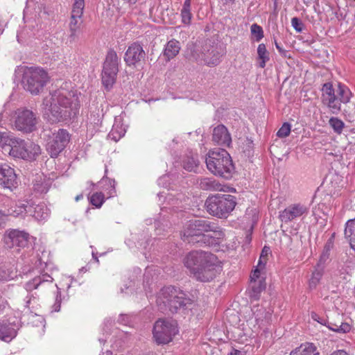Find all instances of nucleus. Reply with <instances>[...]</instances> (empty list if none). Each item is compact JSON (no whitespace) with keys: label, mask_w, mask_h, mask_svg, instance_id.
<instances>
[{"label":"nucleus","mask_w":355,"mask_h":355,"mask_svg":"<svg viewBox=\"0 0 355 355\" xmlns=\"http://www.w3.org/2000/svg\"><path fill=\"white\" fill-rule=\"evenodd\" d=\"M43 105L44 116L51 123L69 122L77 117L80 101L76 91L61 87L44 99Z\"/></svg>","instance_id":"1"},{"label":"nucleus","mask_w":355,"mask_h":355,"mask_svg":"<svg viewBox=\"0 0 355 355\" xmlns=\"http://www.w3.org/2000/svg\"><path fill=\"white\" fill-rule=\"evenodd\" d=\"M184 266L197 281L209 282L222 270V266L217 257L202 250H193L184 258Z\"/></svg>","instance_id":"2"},{"label":"nucleus","mask_w":355,"mask_h":355,"mask_svg":"<svg viewBox=\"0 0 355 355\" xmlns=\"http://www.w3.org/2000/svg\"><path fill=\"white\" fill-rule=\"evenodd\" d=\"M157 305L164 313H174L182 307L191 304V300L182 290L174 286L162 288L157 295Z\"/></svg>","instance_id":"3"},{"label":"nucleus","mask_w":355,"mask_h":355,"mask_svg":"<svg viewBox=\"0 0 355 355\" xmlns=\"http://www.w3.org/2000/svg\"><path fill=\"white\" fill-rule=\"evenodd\" d=\"M189 59L197 62H203L208 67H215L220 64L223 55L221 47L210 40L202 45L191 44L187 50Z\"/></svg>","instance_id":"4"},{"label":"nucleus","mask_w":355,"mask_h":355,"mask_svg":"<svg viewBox=\"0 0 355 355\" xmlns=\"http://www.w3.org/2000/svg\"><path fill=\"white\" fill-rule=\"evenodd\" d=\"M205 162L209 171L225 178L230 177L234 168L230 154L223 148L210 151Z\"/></svg>","instance_id":"5"},{"label":"nucleus","mask_w":355,"mask_h":355,"mask_svg":"<svg viewBox=\"0 0 355 355\" xmlns=\"http://www.w3.org/2000/svg\"><path fill=\"white\" fill-rule=\"evenodd\" d=\"M205 205L209 214L226 218L236 205V197L230 194L211 195L207 198Z\"/></svg>","instance_id":"6"},{"label":"nucleus","mask_w":355,"mask_h":355,"mask_svg":"<svg viewBox=\"0 0 355 355\" xmlns=\"http://www.w3.org/2000/svg\"><path fill=\"white\" fill-rule=\"evenodd\" d=\"M49 80L47 72L40 67H30L24 72L22 83L26 90L32 94H39Z\"/></svg>","instance_id":"7"},{"label":"nucleus","mask_w":355,"mask_h":355,"mask_svg":"<svg viewBox=\"0 0 355 355\" xmlns=\"http://www.w3.org/2000/svg\"><path fill=\"white\" fill-rule=\"evenodd\" d=\"M120 60V58L114 50L110 49L107 51L101 73L102 83L107 90L112 87L116 81Z\"/></svg>","instance_id":"8"},{"label":"nucleus","mask_w":355,"mask_h":355,"mask_svg":"<svg viewBox=\"0 0 355 355\" xmlns=\"http://www.w3.org/2000/svg\"><path fill=\"white\" fill-rule=\"evenodd\" d=\"M178 332L175 321L162 319L155 322L153 331V338L158 344L169 343Z\"/></svg>","instance_id":"9"},{"label":"nucleus","mask_w":355,"mask_h":355,"mask_svg":"<svg viewBox=\"0 0 355 355\" xmlns=\"http://www.w3.org/2000/svg\"><path fill=\"white\" fill-rule=\"evenodd\" d=\"M41 153L40 146L32 141L26 142L17 139V143L10 149V155L23 159H35Z\"/></svg>","instance_id":"10"},{"label":"nucleus","mask_w":355,"mask_h":355,"mask_svg":"<svg viewBox=\"0 0 355 355\" xmlns=\"http://www.w3.org/2000/svg\"><path fill=\"white\" fill-rule=\"evenodd\" d=\"M46 150L51 157H57L67 146L70 140L67 130L59 129L57 132L47 135Z\"/></svg>","instance_id":"11"},{"label":"nucleus","mask_w":355,"mask_h":355,"mask_svg":"<svg viewBox=\"0 0 355 355\" xmlns=\"http://www.w3.org/2000/svg\"><path fill=\"white\" fill-rule=\"evenodd\" d=\"M14 121L15 128L25 133H30L37 128L38 118L36 114L28 109H19Z\"/></svg>","instance_id":"12"},{"label":"nucleus","mask_w":355,"mask_h":355,"mask_svg":"<svg viewBox=\"0 0 355 355\" xmlns=\"http://www.w3.org/2000/svg\"><path fill=\"white\" fill-rule=\"evenodd\" d=\"M309 208L301 203L288 205L283 211H279V218L283 223H288L309 214Z\"/></svg>","instance_id":"13"},{"label":"nucleus","mask_w":355,"mask_h":355,"mask_svg":"<svg viewBox=\"0 0 355 355\" xmlns=\"http://www.w3.org/2000/svg\"><path fill=\"white\" fill-rule=\"evenodd\" d=\"M182 239L188 243L209 245V235H202L199 228L195 227L194 220H190L182 235Z\"/></svg>","instance_id":"14"},{"label":"nucleus","mask_w":355,"mask_h":355,"mask_svg":"<svg viewBox=\"0 0 355 355\" xmlns=\"http://www.w3.org/2000/svg\"><path fill=\"white\" fill-rule=\"evenodd\" d=\"M29 239L28 234L12 230L4 236V244L8 248H16V251H19L21 248H24L28 245Z\"/></svg>","instance_id":"15"},{"label":"nucleus","mask_w":355,"mask_h":355,"mask_svg":"<svg viewBox=\"0 0 355 355\" xmlns=\"http://www.w3.org/2000/svg\"><path fill=\"white\" fill-rule=\"evenodd\" d=\"M322 101L331 110L333 114H338L340 110V103L336 95V89L331 83H326L322 86Z\"/></svg>","instance_id":"16"},{"label":"nucleus","mask_w":355,"mask_h":355,"mask_svg":"<svg viewBox=\"0 0 355 355\" xmlns=\"http://www.w3.org/2000/svg\"><path fill=\"white\" fill-rule=\"evenodd\" d=\"M28 202H15L10 198H6L3 201V209L1 210L3 216H12L14 217L24 216L26 215Z\"/></svg>","instance_id":"17"},{"label":"nucleus","mask_w":355,"mask_h":355,"mask_svg":"<svg viewBox=\"0 0 355 355\" xmlns=\"http://www.w3.org/2000/svg\"><path fill=\"white\" fill-rule=\"evenodd\" d=\"M146 56L143 47L138 43L134 42L130 45L125 53L124 61L128 66H135L144 59Z\"/></svg>","instance_id":"18"},{"label":"nucleus","mask_w":355,"mask_h":355,"mask_svg":"<svg viewBox=\"0 0 355 355\" xmlns=\"http://www.w3.org/2000/svg\"><path fill=\"white\" fill-rule=\"evenodd\" d=\"M0 184L8 189L15 187L17 184V175L7 164H0Z\"/></svg>","instance_id":"19"},{"label":"nucleus","mask_w":355,"mask_h":355,"mask_svg":"<svg viewBox=\"0 0 355 355\" xmlns=\"http://www.w3.org/2000/svg\"><path fill=\"white\" fill-rule=\"evenodd\" d=\"M212 140L218 145L225 147H229L232 143L231 135L223 125H218L214 128Z\"/></svg>","instance_id":"20"},{"label":"nucleus","mask_w":355,"mask_h":355,"mask_svg":"<svg viewBox=\"0 0 355 355\" xmlns=\"http://www.w3.org/2000/svg\"><path fill=\"white\" fill-rule=\"evenodd\" d=\"M26 215L33 216L37 220H43L49 217V210L43 203L35 205L28 202Z\"/></svg>","instance_id":"21"},{"label":"nucleus","mask_w":355,"mask_h":355,"mask_svg":"<svg viewBox=\"0 0 355 355\" xmlns=\"http://www.w3.org/2000/svg\"><path fill=\"white\" fill-rule=\"evenodd\" d=\"M17 335V329L11 323L7 322H0V339L10 342Z\"/></svg>","instance_id":"22"},{"label":"nucleus","mask_w":355,"mask_h":355,"mask_svg":"<svg viewBox=\"0 0 355 355\" xmlns=\"http://www.w3.org/2000/svg\"><path fill=\"white\" fill-rule=\"evenodd\" d=\"M199 163L198 154L190 152L183 158L182 167L187 171L196 173L198 168Z\"/></svg>","instance_id":"23"},{"label":"nucleus","mask_w":355,"mask_h":355,"mask_svg":"<svg viewBox=\"0 0 355 355\" xmlns=\"http://www.w3.org/2000/svg\"><path fill=\"white\" fill-rule=\"evenodd\" d=\"M317 347L311 343L302 344L300 347L292 350L289 355H320Z\"/></svg>","instance_id":"24"},{"label":"nucleus","mask_w":355,"mask_h":355,"mask_svg":"<svg viewBox=\"0 0 355 355\" xmlns=\"http://www.w3.org/2000/svg\"><path fill=\"white\" fill-rule=\"evenodd\" d=\"M199 187L205 191H225L224 186L212 178H203L199 180Z\"/></svg>","instance_id":"25"},{"label":"nucleus","mask_w":355,"mask_h":355,"mask_svg":"<svg viewBox=\"0 0 355 355\" xmlns=\"http://www.w3.org/2000/svg\"><path fill=\"white\" fill-rule=\"evenodd\" d=\"M181 47L179 41L173 39L167 42L164 51V55L168 60L175 58L180 52Z\"/></svg>","instance_id":"26"},{"label":"nucleus","mask_w":355,"mask_h":355,"mask_svg":"<svg viewBox=\"0 0 355 355\" xmlns=\"http://www.w3.org/2000/svg\"><path fill=\"white\" fill-rule=\"evenodd\" d=\"M53 278L47 275L44 274L40 276H37L34 277L33 279L28 281L25 284L24 288L28 291H32L34 289H36L44 282H52Z\"/></svg>","instance_id":"27"},{"label":"nucleus","mask_w":355,"mask_h":355,"mask_svg":"<svg viewBox=\"0 0 355 355\" xmlns=\"http://www.w3.org/2000/svg\"><path fill=\"white\" fill-rule=\"evenodd\" d=\"M344 234L350 247L355 250V219H350L347 221Z\"/></svg>","instance_id":"28"},{"label":"nucleus","mask_w":355,"mask_h":355,"mask_svg":"<svg viewBox=\"0 0 355 355\" xmlns=\"http://www.w3.org/2000/svg\"><path fill=\"white\" fill-rule=\"evenodd\" d=\"M51 184V181L50 179H46V178L38 175L34 180L33 182V189L37 193H46Z\"/></svg>","instance_id":"29"},{"label":"nucleus","mask_w":355,"mask_h":355,"mask_svg":"<svg viewBox=\"0 0 355 355\" xmlns=\"http://www.w3.org/2000/svg\"><path fill=\"white\" fill-rule=\"evenodd\" d=\"M17 276V270L13 266H0V282H8Z\"/></svg>","instance_id":"30"},{"label":"nucleus","mask_w":355,"mask_h":355,"mask_svg":"<svg viewBox=\"0 0 355 355\" xmlns=\"http://www.w3.org/2000/svg\"><path fill=\"white\" fill-rule=\"evenodd\" d=\"M336 95L340 104L347 103L352 97V92L347 86L339 83L336 89Z\"/></svg>","instance_id":"31"},{"label":"nucleus","mask_w":355,"mask_h":355,"mask_svg":"<svg viewBox=\"0 0 355 355\" xmlns=\"http://www.w3.org/2000/svg\"><path fill=\"white\" fill-rule=\"evenodd\" d=\"M17 140L16 138H10L6 132H0V146L4 152L10 154V149L15 145Z\"/></svg>","instance_id":"32"},{"label":"nucleus","mask_w":355,"mask_h":355,"mask_svg":"<svg viewBox=\"0 0 355 355\" xmlns=\"http://www.w3.org/2000/svg\"><path fill=\"white\" fill-rule=\"evenodd\" d=\"M258 59L260 60L259 66L261 68L266 67V62L270 60L269 53L264 44H259L257 47Z\"/></svg>","instance_id":"33"},{"label":"nucleus","mask_w":355,"mask_h":355,"mask_svg":"<svg viewBox=\"0 0 355 355\" xmlns=\"http://www.w3.org/2000/svg\"><path fill=\"white\" fill-rule=\"evenodd\" d=\"M193 220L195 222V227H198L202 235H207L206 233H209L214 222L205 218H198Z\"/></svg>","instance_id":"34"},{"label":"nucleus","mask_w":355,"mask_h":355,"mask_svg":"<svg viewBox=\"0 0 355 355\" xmlns=\"http://www.w3.org/2000/svg\"><path fill=\"white\" fill-rule=\"evenodd\" d=\"M327 327L334 331L343 334L349 332L351 329L349 324L343 322H339L338 323H333L329 321Z\"/></svg>","instance_id":"35"},{"label":"nucleus","mask_w":355,"mask_h":355,"mask_svg":"<svg viewBox=\"0 0 355 355\" xmlns=\"http://www.w3.org/2000/svg\"><path fill=\"white\" fill-rule=\"evenodd\" d=\"M212 227L211 230H210L209 233H211V234H208L209 236V240L211 239H222L225 236V233L223 230V229L218 225L216 223H213L211 225ZM211 243V241H209V244Z\"/></svg>","instance_id":"36"},{"label":"nucleus","mask_w":355,"mask_h":355,"mask_svg":"<svg viewBox=\"0 0 355 355\" xmlns=\"http://www.w3.org/2000/svg\"><path fill=\"white\" fill-rule=\"evenodd\" d=\"M329 125L332 128L334 131L340 135L345 128L344 122L337 117H331L329 121Z\"/></svg>","instance_id":"37"},{"label":"nucleus","mask_w":355,"mask_h":355,"mask_svg":"<svg viewBox=\"0 0 355 355\" xmlns=\"http://www.w3.org/2000/svg\"><path fill=\"white\" fill-rule=\"evenodd\" d=\"M323 267H320L315 268V270L313 272L311 278L309 280V286L311 288H315L317 284L319 283L320 279L323 275Z\"/></svg>","instance_id":"38"},{"label":"nucleus","mask_w":355,"mask_h":355,"mask_svg":"<svg viewBox=\"0 0 355 355\" xmlns=\"http://www.w3.org/2000/svg\"><path fill=\"white\" fill-rule=\"evenodd\" d=\"M125 129L119 127V125H114L112 130L109 133L108 136L109 137L114 140L115 141H117L119 140L122 137L125 135Z\"/></svg>","instance_id":"39"},{"label":"nucleus","mask_w":355,"mask_h":355,"mask_svg":"<svg viewBox=\"0 0 355 355\" xmlns=\"http://www.w3.org/2000/svg\"><path fill=\"white\" fill-rule=\"evenodd\" d=\"M84 8V0H75L73 5L71 14L75 15V16L77 17H82L83 14Z\"/></svg>","instance_id":"40"},{"label":"nucleus","mask_w":355,"mask_h":355,"mask_svg":"<svg viewBox=\"0 0 355 355\" xmlns=\"http://www.w3.org/2000/svg\"><path fill=\"white\" fill-rule=\"evenodd\" d=\"M105 200V196L101 192H96L90 197V202L97 208H100Z\"/></svg>","instance_id":"41"},{"label":"nucleus","mask_w":355,"mask_h":355,"mask_svg":"<svg viewBox=\"0 0 355 355\" xmlns=\"http://www.w3.org/2000/svg\"><path fill=\"white\" fill-rule=\"evenodd\" d=\"M250 284L254 297H257L263 290L265 289L266 287V284L263 279L254 281V282H251Z\"/></svg>","instance_id":"42"},{"label":"nucleus","mask_w":355,"mask_h":355,"mask_svg":"<svg viewBox=\"0 0 355 355\" xmlns=\"http://www.w3.org/2000/svg\"><path fill=\"white\" fill-rule=\"evenodd\" d=\"M82 17H77L75 15L71 14V20L69 23V31H70V38L74 39L76 35V31L78 29V19H80Z\"/></svg>","instance_id":"43"},{"label":"nucleus","mask_w":355,"mask_h":355,"mask_svg":"<svg viewBox=\"0 0 355 355\" xmlns=\"http://www.w3.org/2000/svg\"><path fill=\"white\" fill-rule=\"evenodd\" d=\"M252 35L255 37L257 42H259L263 37V31L261 26L257 24H252L250 27Z\"/></svg>","instance_id":"44"},{"label":"nucleus","mask_w":355,"mask_h":355,"mask_svg":"<svg viewBox=\"0 0 355 355\" xmlns=\"http://www.w3.org/2000/svg\"><path fill=\"white\" fill-rule=\"evenodd\" d=\"M330 255V247L329 245H325L324 248V250L322 251V253L320 255L318 267H323L324 266V264L326 261L329 259Z\"/></svg>","instance_id":"45"},{"label":"nucleus","mask_w":355,"mask_h":355,"mask_svg":"<svg viewBox=\"0 0 355 355\" xmlns=\"http://www.w3.org/2000/svg\"><path fill=\"white\" fill-rule=\"evenodd\" d=\"M291 132V125L288 123H284L282 127L277 132V136L279 138H284L289 135Z\"/></svg>","instance_id":"46"},{"label":"nucleus","mask_w":355,"mask_h":355,"mask_svg":"<svg viewBox=\"0 0 355 355\" xmlns=\"http://www.w3.org/2000/svg\"><path fill=\"white\" fill-rule=\"evenodd\" d=\"M181 17L182 23L187 25L190 24L192 18L191 10L182 8L181 10Z\"/></svg>","instance_id":"47"},{"label":"nucleus","mask_w":355,"mask_h":355,"mask_svg":"<svg viewBox=\"0 0 355 355\" xmlns=\"http://www.w3.org/2000/svg\"><path fill=\"white\" fill-rule=\"evenodd\" d=\"M291 25L297 33H302L303 31L304 24L302 21L297 17L291 19Z\"/></svg>","instance_id":"48"},{"label":"nucleus","mask_w":355,"mask_h":355,"mask_svg":"<svg viewBox=\"0 0 355 355\" xmlns=\"http://www.w3.org/2000/svg\"><path fill=\"white\" fill-rule=\"evenodd\" d=\"M311 318L315 320V321H317L318 322H319L320 324H323V325H325L327 327V324H328V322H329V320L324 318V317H321L318 314H317L316 313H314L313 312L311 313Z\"/></svg>","instance_id":"49"},{"label":"nucleus","mask_w":355,"mask_h":355,"mask_svg":"<svg viewBox=\"0 0 355 355\" xmlns=\"http://www.w3.org/2000/svg\"><path fill=\"white\" fill-rule=\"evenodd\" d=\"M276 49L278 50L279 53L284 58H290L288 51L284 49L276 40L274 41Z\"/></svg>","instance_id":"50"},{"label":"nucleus","mask_w":355,"mask_h":355,"mask_svg":"<svg viewBox=\"0 0 355 355\" xmlns=\"http://www.w3.org/2000/svg\"><path fill=\"white\" fill-rule=\"evenodd\" d=\"M61 294H60V292H57V294H56V296H55V303L53 306V309L54 311L55 312H58L60 311V306H61Z\"/></svg>","instance_id":"51"},{"label":"nucleus","mask_w":355,"mask_h":355,"mask_svg":"<svg viewBox=\"0 0 355 355\" xmlns=\"http://www.w3.org/2000/svg\"><path fill=\"white\" fill-rule=\"evenodd\" d=\"M261 270V269L256 267L250 275L251 282H254V281H259L260 279Z\"/></svg>","instance_id":"52"},{"label":"nucleus","mask_w":355,"mask_h":355,"mask_svg":"<svg viewBox=\"0 0 355 355\" xmlns=\"http://www.w3.org/2000/svg\"><path fill=\"white\" fill-rule=\"evenodd\" d=\"M118 322L122 324L128 325L130 322V318L127 315H121L118 319Z\"/></svg>","instance_id":"53"},{"label":"nucleus","mask_w":355,"mask_h":355,"mask_svg":"<svg viewBox=\"0 0 355 355\" xmlns=\"http://www.w3.org/2000/svg\"><path fill=\"white\" fill-rule=\"evenodd\" d=\"M267 260H268V259H266L265 257H260L257 268H259L261 270L265 268Z\"/></svg>","instance_id":"54"},{"label":"nucleus","mask_w":355,"mask_h":355,"mask_svg":"<svg viewBox=\"0 0 355 355\" xmlns=\"http://www.w3.org/2000/svg\"><path fill=\"white\" fill-rule=\"evenodd\" d=\"M271 251L269 247L264 246L261 250V253L260 257H265L268 259V256L269 254H270Z\"/></svg>","instance_id":"55"},{"label":"nucleus","mask_w":355,"mask_h":355,"mask_svg":"<svg viewBox=\"0 0 355 355\" xmlns=\"http://www.w3.org/2000/svg\"><path fill=\"white\" fill-rule=\"evenodd\" d=\"M109 183L110 185V191H109L110 196H113L115 193V181L114 180H109Z\"/></svg>","instance_id":"56"},{"label":"nucleus","mask_w":355,"mask_h":355,"mask_svg":"<svg viewBox=\"0 0 355 355\" xmlns=\"http://www.w3.org/2000/svg\"><path fill=\"white\" fill-rule=\"evenodd\" d=\"M330 355H349L344 350H337L331 353Z\"/></svg>","instance_id":"57"},{"label":"nucleus","mask_w":355,"mask_h":355,"mask_svg":"<svg viewBox=\"0 0 355 355\" xmlns=\"http://www.w3.org/2000/svg\"><path fill=\"white\" fill-rule=\"evenodd\" d=\"M191 0H185L184 3L183 4L182 8H186V9H190L191 10Z\"/></svg>","instance_id":"58"},{"label":"nucleus","mask_w":355,"mask_h":355,"mask_svg":"<svg viewBox=\"0 0 355 355\" xmlns=\"http://www.w3.org/2000/svg\"><path fill=\"white\" fill-rule=\"evenodd\" d=\"M228 355H243L242 352L237 350V349H232Z\"/></svg>","instance_id":"59"},{"label":"nucleus","mask_w":355,"mask_h":355,"mask_svg":"<svg viewBox=\"0 0 355 355\" xmlns=\"http://www.w3.org/2000/svg\"><path fill=\"white\" fill-rule=\"evenodd\" d=\"M338 269L339 272H340V274H344V273H348L349 272L347 269L344 268V266H341V265L338 266Z\"/></svg>","instance_id":"60"},{"label":"nucleus","mask_w":355,"mask_h":355,"mask_svg":"<svg viewBox=\"0 0 355 355\" xmlns=\"http://www.w3.org/2000/svg\"><path fill=\"white\" fill-rule=\"evenodd\" d=\"M26 305H25V307L26 309H28V304H30L31 301V297H29V296H27L26 297Z\"/></svg>","instance_id":"61"},{"label":"nucleus","mask_w":355,"mask_h":355,"mask_svg":"<svg viewBox=\"0 0 355 355\" xmlns=\"http://www.w3.org/2000/svg\"><path fill=\"white\" fill-rule=\"evenodd\" d=\"M3 214L1 210H0V227H1L2 224L3 223Z\"/></svg>","instance_id":"62"},{"label":"nucleus","mask_w":355,"mask_h":355,"mask_svg":"<svg viewBox=\"0 0 355 355\" xmlns=\"http://www.w3.org/2000/svg\"><path fill=\"white\" fill-rule=\"evenodd\" d=\"M92 257L94 259L96 263H99L98 258L96 257L94 252H92Z\"/></svg>","instance_id":"63"},{"label":"nucleus","mask_w":355,"mask_h":355,"mask_svg":"<svg viewBox=\"0 0 355 355\" xmlns=\"http://www.w3.org/2000/svg\"><path fill=\"white\" fill-rule=\"evenodd\" d=\"M222 1L225 4L233 3L234 1V0H222Z\"/></svg>","instance_id":"64"}]
</instances>
